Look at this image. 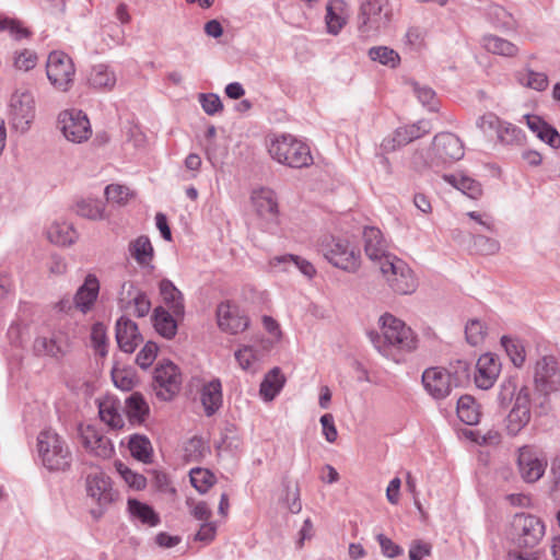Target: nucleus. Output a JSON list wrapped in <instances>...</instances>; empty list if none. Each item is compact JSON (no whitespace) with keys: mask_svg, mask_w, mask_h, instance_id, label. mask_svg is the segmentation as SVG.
<instances>
[{"mask_svg":"<svg viewBox=\"0 0 560 560\" xmlns=\"http://www.w3.org/2000/svg\"><path fill=\"white\" fill-rule=\"evenodd\" d=\"M34 352L37 355L59 357L65 352V345L61 336L54 331L38 335L33 345Z\"/></svg>","mask_w":560,"mask_h":560,"instance_id":"obj_32","label":"nucleus"},{"mask_svg":"<svg viewBox=\"0 0 560 560\" xmlns=\"http://www.w3.org/2000/svg\"><path fill=\"white\" fill-rule=\"evenodd\" d=\"M127 511L132 522H139L150 527H154L160 523V516L153 508L137 499H128Z\"/></svg>","mask_w":560,"mask_h":560,"instance_id":"obj_34","label":"nucleus"},{"mask_svg":"<svg viewBox=\"0 0 560 560\" xmlns=\"http://www.w3.org/2000/svg\"><path fill=\"white\" fill-rule=\"evenodd\" d=\"M89 83L94 89H112L116 84L115 73L105 65L94 66L89 74Z\"/></svg>","mask_w":560,"mask_h":560,"instance_id":"obj_41","label":"nucleus"},{"mask_svg":"<svg viewBox=\"0 0 560 560\" xmlns=\"http://www.w3.org/2000/svg\"><path fill=\"white\" fill-rule=\"evenodd\" d=\"M159 348L155 342L148 341L136 357V362L141 369H148L156 359Z\"/></svg>","mask_w":560,"mask_h":560,"instance_id":"obj_58","label":"nucleus"},{"mask_svg":"<svg viewBox=\"0 0 560 560\" xmlns=\"http://www.w3.org/2000/svg\"><path fill=\"white\" fill-rule=\"evenodd\" d=\"M48 240L58 246H70L79 237L77 230L67 221L57 220L47 228Z\"/></svg>","mask_w":560,"mask_h":560,"instance_id":"obj_33","label":"nucleus"},{"mask_svg":"<svg viewBox=\"0 0 560 560\" xmlns=\"http://www.w3.org/2000/svg\"><path fill=\"white\" fill-rule=\"evenodd\" d=\"M74 73L73 61L67 54L55 50L48 55L46 74L56 90L67 92L73 83Z\"/></svg>","mask_w":560,"mask_h":560,"instance_id":"obj_14","label":"nucleus"},{"mask_svg":"<svg viewBox=\"0 0 560 560\" xmlns=\"http://www.w3.org/2000/svg\"><path fill=\"white\" fill-rule=\"evenodd\" d=\"M0 31H8L18 40L30 35V32L18 20L7 16H0Z\"/></svg>","mask_w":560,"mask_h":560,"instance_id":"obj_60","label":"nucleus"},{"mask_svg":"<svg viewBox=\"0 0 560 560\" xmlns=\"http://www.w3.org/2000/svg\"><path fill=\"white\" fill-rule=\"evenodd\" d=\"M515 79L522 86L538 92L546 90L549 83L548 77L544 72H536L528 68L517 71Z\"/></svg>","mask_w":560,"mask_h":560,"instance_id":"obj_43","label":"nucleus"},{"mask_svg":"<svg viewBox=\"0 0 560 560\" xmlns=\"http://www.w3.org/2000/svg\"><path fill=\"white\" fill-rule=\"evenodd\" d=\"M349 19V7L345 0H329L326 4L325 23L327 33L338 35Z\"/></svg>","mask_w":560,"mask_h":560,"instance_id":"obj_29","label":"nucleus"},{"mask_svg":"<svg viewBox=\"0 0 560 560\" xmlns=\"http://www.w3.org/2000/svg\"><path fill=\"white\" fill-rule=\"evenodd\" d=\"M116 340L120 350L131 353L142 341V336L133 320L121 316L116 322Z\"/></svg>","mask_w":560,"mask_h":560,"instance_id":"obj_27","label":"nucleus"},{"mask_svg":"<svg viewBox=\"0 0 560 560\" xmlns=\"http://www.w3.org/2000/svg\"><path fill=\"white\" fill-rule=\"evenodd\" d=\"M124 411L131 422L141 423L149 413V406L140 394L133 393L126 398Z\"/></svg>","mask_w":560,"mask_h":560,"instance_id":"obj_40","label":"nucleus"},{"mask_svg":"<svg viewBox=\"0 0 560 560\" xmlns=\"http://www.w3.org/2000/svg\"><path fill=\"white\" fill-rule=\"evenodd\" d=\"M378 323L381 334L370 332L369 336L383 357L399 362L402 354L417 348V336L401 319L386 313L380 317Z\"/></svg>","mask_w":560,"mask_h":560,"instance_id":"obj_1","label":"nucleus"},{"mask_svg":"<svg viewBox=\"0 0 560 560\" xmlns=\"http://www.w3.org/2000/svg\"><path fill=\"white\" fill-rule=\"evenodd\" d=\"M319 252L335 267L355 272L360 267V252L348 240L330 237L319 245Z\"/></svg>","mask_w":560,"mask_h":560,"instance_id":"obj_9","label":"nucleus"},{"mask_svg":"<svg viewBox=\"0 0 560 560\" xmlns=\"http://www.w3.org/2000/svg\"><path fill=\"white\" fill-rule=\"evenodd\" d=\"M112 378L116 387L121 390H131L136 384L135 375L131 371L122 369H114Z\"/></svg>","mask_w":560,"mask_h":560,"instance_id":"obj_61","label":"nucleus"},{"mask_svg":"<svg viewBox=\"0 0 560 560\" xmlns=\"http://www.w3.org/2000/svg\"><path fill=\"white\" fill-rule=\"evenodd\" d=\"M463 141L452 132H441L433 138L428 156L420 155L425 165H450L464 158Z\"/></svg>","mask_w":560,"mask_h":560,"instance_id":"obj_6","label":"nucleus"},{"mask_svg":"<svg viewBox=\"0 0 560 560\" xmlns=\"http://www.w3.org/2000/svg\"><path fill=\"white\" fill-rule=\"evenodd\" d=\"M199 102H200L202 109L208 115H214L222 109L221 100L217 94H213V93L203 94L202 93L199 95Z\"/></svg>","mask_w":560,"mask_h":560,"instance_id":"obj_64","label":"nucleus"},{"mask_svg":"<svg viewBox=\"0 0 560 560\" xmlns=\"http://www.w3.org/2000/svg\"><path fill=\"white\" fill-rule=\"evenodd\" d=\"M85 491L88 498L96 505L91 510L94 518H100L118 498L112 479L103 471H94L86 476Z\"/></svg>","mask_w":560,"mask_h":560,"instance_id":"obj_8","label":"nucleus"},{"mask_svg":"<svg viewBox=\"0 0 560 560\" xmlns=\"http://www.w3.org/2000/svg\"><path fill=\"white\" fill-rule=\"evenodd\" d=\"M392 9L388 0H363L360 4L359 31L366 35H376L389 26Z\"/></svg>","mask_w":560,"mask_h":560,"instance_id":"obj_7","label":"nucleus"},{"mask_svg":"<svg viewBox=\"0 0 560 560\" xmlns=\"http://www.w3.org/2000/svg\"><path fill=\"white\" fill-rule=\"evenodd\" d=\"M530 420V393L529 388L522 387L516 394L514 405L509 412L505 427L510 435L518 434Z\"/></svg>","mask_w":560,"mask_h":560,"instance_id":"obj_17","label":"nucleus"},{"mask_svg":"<svg viewBox=\"0 0 560 560\" xmlns=\"http://www.w3.org/2000/svg\"><path fill=\"white\" fill-rule=\"evenodd\" d=\"M501 345L504 348L512 363L520 368L525 362V348L520 339L503 336L501 338Z\"/></svg>","mask_w":560,"mask_h":560,"instance_id":"obj_48","label":"nucleus"},{"mask_svg":"<svg viewBox=\"0 0 560 560\" xmlns=\"http://www.w3.org/2000/svg\"><path fill=\"white\" fill-rule=\"evenodd\" d=\"M217 318L219 327L232 335L243 332L249 325L248 318L240 308L229 302L221 303L218 306Z\"/></svg>","mask_w":560,"mask_h":560,"instance_id":"obj_22","label":"nucleus"},{"mask_svg":"<svg viewBox=\"0 0 560 560\" xmlns=\"http://www.w3.org/2000/svg\"><path fill=\"white\" fill-rule=\"evenodd\" d=\"M266 147L270 158L279 164L301 168L313 163L308 145L292 135L272 136Z\"/></svg>","mask_w":560,"mask_h":560,"instance_id":"obj_4","label":"nucleus"},{"mask_svg":"<svg viewBox=\"0 0 560 560\" xmlns=\"http://www.w3.org/2000/svg\"><path fill=\"white\" fill-rule=\"evenodd\" d=\"M187 505L190 509V514L198 521L207 522L211 517V510L205 501H195L187 499Z\"/></svg>","mask_w":560,"mask_h":560,"instance_id":"obj_63","label":"nucleus"},{"mask_svg":"<svg viewBox=\"0 0 560 560\" xmlns=\"http://www.w3.org/2000/svg\"><path fill=\"white\" fill-rule=\"evenodd\" d=\"M272 341L267 338H256L249 343L240 345L234 352L238 366L250 374L257 373L272 349Z\"/></svg>","mask_w":560,"mask_h":560,"instance_id":"obj_13","label":"nucleus"},{"mask_svg":"<svg viewBox=\"0 0 560 560\" xmlns=\"http://www.w3.org/2000/svg\"><path fill=\"white\" fill-rule=\"evenodd\" d=\"M503 120L493 113H486L477 118L476 126L485 136L498 135Z\"/></svg>","mask_w":560,"mask_h":560,"instance_id":"obj_54","label":"nucleus"},{"mask_svg":"<svg viewBox=\"0 0 560 560\" xmlns=\"http://www.w3.org/2000/svg\"><path fill=\"white\" fill-rule=\"evenodd\" d=\"M58 128L65 139L72 143L86 142L92 136V127L88 115L81 109H65L58 115Z\"/></svg>","mask_w":560,"mask_h":560,"instance_id":"obj_12","label":"nucleus"},{"mask_svg":"<svg viewBox=\"0 0 560 560\" xmlns=\"http://www.w3.org/2000/svg\"><path fill=\"white\" fill-rule=\"evenodd\" d=\"M527 127L545 143L552 149L560 148V135L556 128L536 115H525Z\"/></svg>","mask_w":560,"mask_h":560,"instance_id":"obj_31","label":"nucleus"},{"mask_svg":"<svg viewBox=\"0 0 560 560\" xmlns=\"http://www.w3.org/2000/svg\"><path fill=\"white\" fill-rule=\"evenodd\" d=\"M488 329L485 323L474 318L467 322L465 327L466 340L471 346H479L486 339Z\"/></svg>","mask_w":560,"mask_h":560,"instance_id":"obj_51","label":"nucleus"},{"mask_svg":"<svg viewBox=\"0 0 560 560\" xmlns=\"http://www.w3.org/2000/svg\"><path fill=\"white\" fill-rule=\"evenodd\" d=\"M200 400L208 417L213 416L222 406V384L219 378H213L203 384L200 390Z\"/></svg>","mask_w":560,"mask_h":560,"instance_id":"obj_30","label":"nucleus"},{"mask_svg":"<svg viewBox=\"0 0 560 560\" xmlns=\"http://www.w3.org/2000/svg\"><path fill=\"white\" fill-rule=\"evenodd\" d=\"M36 450L42 465L50 471H65L71 465L72 453L67 441L51 428L38 433Z\"/></svg>","mask_w":560,"mask_h":560,"instance_id":"obj_3","label":"nucleus"},{"mask_svg":"<svg viewBox=\"0 0 560 560\" xmlns=\"http://www.w3.org/2000/svg\"><path fill=\"white\" fill-rule=\"evenodd\" d=\"M388 285L399 294H411L418 287L411 268L397 256H387L380 268Z\"/></svg>","mask_w":560,"mask_h":560,"instance_id":"obj_10","label":"nucleus"},{"mask_svg":"<svg viewBox=\"0 0 560 560\" xmlns=\"http://www.w3.org/2000/svg\"><path fill=\"white\" fill-rule=\"evenodd\" d=\"M105 196L109 202L125 205L131 197V192L127 186L112 184L105 188Z\"/></svg>","mask_w":560,"mask_h":560,"instance_id":"obj_55","label":"nucleus"},{"mask_svg":"<svg viewBox=\"0 0 560 560\" xmlns=\"http://www.w3.org/2000/svg\"><path fill=\"white\" fill-rule=\"evenodd\" d=\"M160 294L164 304L175 316H183L185 312L184 299L182 292L168 279L160 282Z\"/></svg>","mask_w":560,"mask_h":560,"instance_id":"obj_35","label":"nucleus"},{"mask_svg":"<svg viewBox=\"0 0 560 560\" xmlns=\"http://www.w3.org/2000/svg\"><path fill=\"white\" fill-rule=\"evenodd\" d=\"M36 117V102L33 93L27 90H18L10 96L7 119L11 130L25 135L32 128Z\"/></svg>","mask_w":560,"mask_h":560,"instance_id":"obj_5","label":"nucleus"},{"mask_svg":"<svg viewBox=\"0 0 560 560\" xmlns=\"http://www.w3.org/2000/svg\"><path fill=\"white\" fill-rule=\"evenodd\" d=\"M129 252L139 265H149L153 258V246L149 237L144 235L130 243Z\"/></svg>","mask_w":560,"mask_h":560,"instance_id":"obj_45","label":"nucleus"},{"mask_svg":"<svg viewBox=\"0 0 560 560\" xmlns=\"http://www.w3.org/2000/svg\"><path fill=\"white\" fill-rule=\"evenodd\" d=\"M363 240L366 256L371 260L377 261L380 266L387 256H394L393 254L387 253L386 241L384 240L380 229L365 226L363 230Z\"/></svg>","mask_w":560,"mask_h":560,"instance_id":"obj_28","label":"nucleus"},{"mask_svg":"<svg viewBox=\"0 0 560 560\" xmlns=\"http://www.w3.org/2000/svg\"><path fill=\"white\" fill-rule=\"evenodd\" d=\"M13 62L18 70L30 71L35 68L37 63V55L30 49H23L15 52Z\"/></svg>","mask_w":560,"mask_h":560,"instance_id":"obj_59","label":"nucleus"},{"mask_svg":"<svg viewBox=\"0 0 560 560\" xmlns=\"http://www.w3.org/2000/svg\"><path fill=\"white\" fill-rule=\"evenodd\" d=\"M174 316L173 313L171 314L163 307L154 310V328L159 335L166 339H172L177 332V323Z\"/></svg>","mask_w":560,"mask_h":560,"instance_id":"obj_39","label":"nucleus"},{"mask_svg":"<svg viewBox=\"0 0 560 560\" xmlns=\"http://www.w3.org/2000/svg\"><path fill=\"white\" fill-rule=\"evenodd\" d=\"M285 377L279 368H273L264 377L259 394L265 401H271L281 392Z\"/></svg>","mask_w":560,"mask_h":560,"instance_id":"obj_37","label":"nucleus"},{"mask_svg":"<svg viewBox=\"0 0 560 560\" xmlns=\"http://www.w3.org/2000/svg\"><path fill=\"white\" fill-rule=\"evenodd\" d=\"M517 465L524 481L536 482L542 477L547 460L533 447L523 446L518 450Z\"/></svg>","mask_w":560,"mask_h":560,"instance_id":"obj_19","label":"nucleus"},{"mask_svg":"<svg viewBox=\"0 0 560 560\" xmlns=\"http://www.w3.org/2000/svg\"><path fill=\"white\" fill-rule=\"evenodd\" d=\"M91 341L94 349L98 352L100 355L104 357L107 354L106 342L107 335L106 328L102 323H96L92 326L91 330Z\"/></svg>","mask_w":560,"mask_h":560,"instance_id":"obj_56","label":"nucleus"},{"mask_svg":"<svg viewBox=\"0 0 560 560\" xmlns=\"http://www.w3.org/2000/svg\"><path fill=\"white\" fill-rule=\"evenodd\" d=\"M457 416L460 421L468 425H475L479 422L480 411L474 397L469 395L462 396L457 401Z\"/></svg>","mask_w":560,"mask_h":560,"instance_id":"obj_42","label":"nucleus"},{"mask_svg":"<svg viewBox=\"0 0 560 560\" xmlns=\"http://www.w3.org/2000/svg\"><path fill=\"white\" fill-rule=\"evenodd\" d=\"M443 180L462 191L469 198L477 199L481 196V185L474 178L465 175L462 172L453 174H444Z\"/></svg>","mask_w":560,"mask_h":560,"instance_id":"obj_36","label":"nucleus"},{"mask_svg":"<svg viewBox=\"0 0 560 560\" xmlns=\"http://www.w3.org/2000/svg\"><path fill=\"white\" fill-rule=\"evenodd\" d=\"M80 440L83 447L101 458H109L114 453L112 441L92 425L80 428Z\"/></svg>","mask_w":560,"mask_h":560,"instance_id":"obj_23","label":"nucleus"},{"mask_svg":"<svg viewBox=\"0 0 560 560\" xmlns=\"http://www.w3.org/2000/svg\"><path fill=\"white\" fill-rule=\"evenodd\" d=\"M117 304L121 311L144 317L151 310V302L147 294L139 290L132 281L122 282L117 296Z\"/></svg>","mask_w":560,"mask_h":560,"instance_id":"obj_16","label":"nucleus"},{"mask_svg":"<svg viewBox=\"0 0 560 560\" xmlns=\"http://www.w3.org/2000/svg\"><path fill=\"white\" fill-rule=\"evenodd\" d=\"M129 451L133 458L144 464L152 460L153 448L150 440L144 435L135 434L129 440Z\"/></svg>","mask_w":560,"mask_h":560,"instance_id":"obj_44","label":"nucleus"},{"mask_svg":"<svg viewBox=\"0 0 560 560\" xmlns=\"http://www.w3.org/2000/svg\"><path fill=\"white\" fill-rule=\"evenodd\" d=\"M190 482L199 493H206L214 483V475L205 468H192L189 472Z\"/></svg>","mask_w":560,"mask_h":560,"instance_id":"obj_50","label":"nucleus"},{"mask_svg":"<svg viewBox=\"0 0 560 560\" xmlns=\"http://www.w3.org/2000/svg\"><path fill=\"white\" fill-rule=\"evenodd\" d=\"M293 254L273 256L268 260L270 271L275 273L290 272L293 267Z\"/></svg>","mask_w":560,"mask_h":560,"instance_id":"obj_62","label":"nucleus"},{"mask_svg":"<svg viewBox=\"0 0 560 560\" xmlns=\"http://www.w3.org/2000/svg\"><path fill=\"white\" fill-rule=\"evenodd\" d=\"M501 371V363L492 353H483L476 363L475 383L481 389L491 388Z\"/></svg>","mask_w":560,"mask_h":560,"instance_id":"obj_25","label":"nucleus"},{"mask_svg":"<svg viewBox=\"0 0 560 560\" xmlns=\"http://www.w3.org/2000/svg\"><path fill=\"white\" fill-rule=\"evenodd\" d=\"M114 467L128 488L140 491L147 487V478L143 475L131 470L122 462L116 460L114 463Z\"/></svg>","mask_w":560,"mask_h":560,"instance_id":"obj_46","label":"nucleus"},{"mask_svg":"<svg viewBox=\"0 0 560 560\" xmlns=\"http://www.w3.org/2000/svg\"><path fill=\"white\" fill-rule=\"evenodd\" d=\"M100 280L94 273H88L83 283L77 289L73 296L74 307L82 314L91 312L98 299Z\"/></svg>","mask_w":560,"mask_h":560,"instance_id":"obj_24","label":"nucleus"},{"mask_svg":"<svg viewBox=\"0 0 560 560\" xmlns=\"http://www.w3.org/2000/svg\"><path fill=\"white\" fill-rule=\"evenodd\" d=\"M498 141L505 145H518L522 144L525 140V135L522 129L518 127L503 121L498 135Z\"/></svg>","mask_w":560,"mask_h":560,"instance_id":"obj_49","label":"nucleus"},{"mask_svg":"<svg viewBox=\"0 0 560 560\" xmlns=\"http://www.w3.org/2000/svg\"><path fill=\"white\" fill-rule=\"evenodd\" d=\"M369 57L373 61H378L380 63L392 68L396 67L399 62V55L394 49L385 46L370 48Z\"/></svg>","mask_w":560,"mask_h":560,"instance_id":"obj_52","label":"nucleus"},{"mask_svg":"<svg viewBox=\"0 0 560 560\" xmlns=\"http://www.w3.org/2000/svg\"><path fill=\"white\" fill-rule=\"evenodd\" d=\"M430 129L431 126L425 120H419L416 124L399 127L395 130L393 137L383 140L381 147L386 152L395 151L428 133Z\"/></svg>","mask_w":560,"mask_h":560,"instance_id":"obj_20","label":"nucleus"},{"mask_svg":"<svg viewBox=\"0 0 560 560\" xmlns=\"http://www.w3.org/2000/svg\"><path fill=\"white\" fill-rule=\"evenodd\" d=\"M79 215L90 220H102L104 218L105 205L98 199H83L77 203Z\"/></svg>","mask_w":560,"mask_h":560,"instance_id":"obj_47","label":"nucleus"},{"mask_svg":"<svg viewBox=\"0 0 560 560\" xmlns=\"http://www.w3.org/2000/svg\"><path fill=\"white\" fill-rule=\"evenodd\" d=\"M182 373L176 364L172 361H161L153 376V387L156 396L161 400H171L180 389Z\"/></svg>","mask_w":560,"mask_h":560,"instance_id":"obj_15","label":"nucleus"},{"mask_svg":"<svg viewBox=\"0 0 560 560\" xmlns=\"http://www.w3.org/2000/svg\"><path fill=\"white\" fill-rule=\"evenodd\" d=\"M474 248L482 255H493L499 252L500 243L491 237L475 234L472 237Z\"/></svg>","mask_w":560,"mask_h":560,"instance_id":"obj_57","label":"nucleus"},{"mask_svg":"<svg viewBox=\"0 0 560 560\" xmlns=\"http://www.w3.org/2000/svg\"><path fill=\"white\" fill-rule=\"evenodd\" d=\"M422 384L433 398L443 399L451 393L453 380L445 369L430 368L422 374Z\"/></svg>","mask_w":560,"mask_h":560,"instance_id":"obj_21","label":"nucleus"},{"mask_svg":"<svg viewBox=\"0 0 560 560\" xmlns=\"http://www.w3.org/2000/svg\"><path fill=\"white\" fill-rule=\"evenodd\" d=\"M481 46L491 54L503 57H515L518 48L515 44L497 35H485L481 38Z\"/></svg>","mask_w":560,"mask_h":560,"instance_id":"obj_38","label":"nucleus"},{"mask_svg":"<svg viewBox=\"0 0 560 560\" xmlns=\"http://www.w3.org/2000/svg\"><path fill=\"white\" fill-rule=\"evenodd\" d=\"M98 415L101 420L113 430H120L125 425L124 407L113 395L98 399Z\"/></svg>","mask_w":560,"mask_h":560,"instance_id":"obj_26","label":"nucleus"},{"mask_svg":"<svg viewBox=\"0 0 560 560\" xmlns=\"http://www.w3.org/2000/svg\"><path fill=\"white\" fill-rule=\"evenodd\" d=\"M412 90L415 95L417 96L418 101L427 107L429 110L434 112L438 109L439 101L436 98L435 92L427 86L421 85L417 82L411 83Z\"/></svg>","mask_w":560,"mask_h":560,"instance_id":"obj_53","label":"nucleus"},{"mask_svg":"<svg viewBox=\"0 0 560 560\" xmlns=\"http://www.w3.org/2000/svg\"><path fill=\"white\" fill-rule=\"evenodd\" d=\"M536 387L549 394L560 389V369L557 360L551 355H546L536 362L535 375Z\"/></svg>","mask_w":560,"mask_h":560,"instance_id":"obj_18","label":"nucleus"},{"mask_svg":"<svg viewBox=\"0 0 560 560\" xmlns=\"http://www.w3.org/2000/svg\"><path fill=\"white\" fill-rule=\"evenodd\" d=\"M250 202L264 229L275 234L280 224L279 203L276 192L266 187L254 189L250 195Z\"/></svg>","mask_w":560,"mask_h":560,"instance_id":"obj_11","label":"nucleus"},{"mask_svg":"<svg viewBox=\"0 0 560 560\" xmlns=\"http://www.w3.org/2000/svg\"><path fill=\"white\" fill-rule=\"evenodd\" d=\"M544 535V523L538 517L525 513L513 516L508 532V538L516 548L530 550L518 552L516 558L520 560H537V552L533 549L540 542Z\"/></svg>","mask_w":560,"mask_h":560,"instance_id":"obj_2","label":"nucleus"}]
</instances>
